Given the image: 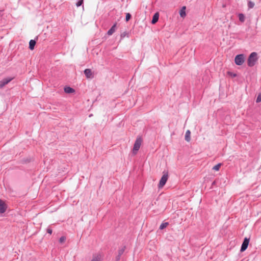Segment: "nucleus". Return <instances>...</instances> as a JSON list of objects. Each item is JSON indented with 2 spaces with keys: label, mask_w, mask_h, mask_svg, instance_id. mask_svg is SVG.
I'll return each mask as SVG.
<instances>
[{
  "label": "nucleus",
  "mask_w": 261,
  "mask_h": 261,
  "mask_svg": "<svg viewBox=\"0 0 261 261\" xmlns=\"http://www.w3.org/2000/svg\"><path fill=\"white\" fill-rule=\"evenodd\" d=\"M257 60V54L255 52L252 53L248 58L247 63L249 67L253 66Z\"/></svg>",
  "instance_id": "obj_1"
},
{
  "label": "nucleus",
  "mask_w": 261,
  "mask_h": 261,
  "mask_svg": "<svg viewBox=\"0 0 261 261\" xmlns=\"http://www.w3.org/2000/svg\"><path fill=\"white\" fill-rule=\"evenodd\" d=\"M168 178V173L167 171H163V175L161 177L158 187L159 188H162L166 183Z\"/></svg>",
  "instance_id": "obj_2"
},
{
  "label": "nucleus",
  "mask_w": 261,
  "mask_h": 261,
  "mask_svg": "<svg viewBox=\"0 0 261 261\" xmlns=\"http://www.w3.org/2000/svg\"><path fill=\"white\" fill-rule=\"evenodd\" d=\"M142 142V140L141 137H138L134 143L133 149V152L134 154H136L137 151L140 149V146L141 145Z\"/></svg>",
  "instance_id": "obj_3"
},
{
  "label": "nucleus",
  "mask_w": 261,
  "mask_h": 261,
  "mask_svg": "<svg viewBox=\"0 0 261 261\" xmlns=\"http://www.w3.org/2000/svg\"><path fill=\"white\" fill-rule=\"evenodd\" d=\"M245 58L243 54L238 55L234 59L235 63L238 65H241L244 62Z\"/></svg>",
  "instance_id": "obj_4"
},
{
  "label": "nucleus",
  "mask_w": 261,
  "mask_h": 261,
  "mask_svg": "<svg viewBox=\"0 0 261 261\" xmlns=\"http://www.w3.org/2000/svg\"><path fill=\"white\" fill-rule=\"evenodd\" d=\"M249 238H245L241 247L240 251L241 252H243L246 250L249 245Z\"/></svg>",
  "instance_id": "obj_5"
},
{
  "label": "nucleus",
  "mask_w": 261,
  "mask_h": 261,
  "mask_svg": "<svg viewBox=\"0 0 261 261\" xmlns=\"http://www.w3.org/2000/svg\"><path fill=\"white\" fill-rule=\"evenodd\" d=\"M13 77H7L3 79L0 81V89H2L5 85L8 84L9 82H10Z\"/></svg>",
  "instance_id": "obj_6"
},
{
  "label": "nucleus",
  "mask_w": 261,
  "mask_h": 261,
  "mask_svg": "<svg viewBox=\"0 0 261 261\" xmlns=\"http://www.w3.org/2000/svg\"><path fill=\"white\" fill-rule=\"evenodd\" d=\"M7 208V206L5 202L2 199H0V214L4 213Z\"/></svg>",
  "instance_id": "obj_7"
},
{
  "label": "nucleus",
  "mask_w": 261,
  "mask_h": 261,
  "mask_svg": "<svg viewBox=\"0 0 261 261\" xmlns=\"http://www.w3.org/2000/svg\"><path fill=\"white\" fill-rule=\"evenodd\" d=\"M159 14L158 12H156L153 16V17H152V19L151 20L152 24H155V23H156L159 20Z\"/></svg>",
  "instance_id": "obj_8"
},
{
  "label": "nucleus",
  "mask_w": 261,
  "mask_h": 261,
  "mask_svg": "<svg viewBox=\"0 0 261 261\" xmlns=\"http://www.w3.org/2000/svg\"><path fill=\"white\" fill-rule=\"evenodd\" d=\"M116 23H115L111 28V29L108 31L107 34L109 36L112 35L116 31Z\"/></svg>",
  "instance_id": "obj_9"
},
{
  "label": "nucleus",
  "mask_w": 261,
  "mask_h": 261,
  "mask_svg": "<svg viewBox=\"0 0 261 261\" xmlns=\"http://www.w3.org/2000/svg\"><path fill=\"white\" fill-rule=\"evenodd\" d=\"M84 73L87 77V78H91L93 77L92 76V71L90 69H86L84 70Z\"/></svg>",
  "instance_id": "obj_10"
},
{
  "label": "nucleus",
  "mask_w": 261,
  "mask_h": 261,
  "mask_svg": "<svg viewBox=\"0 0 261 261\" xmlns=\"http://www.w3.org/2000/svg\"><path fill=\"white\" fill-rule=\"evenodd\" d=\"M64 91L66 93H72L75 92V90L72 88L66 86L64 88Z\"/></svg>",
  "instance_id": "obj_11"
},
{
  "label": "nucleus",
  "mask_w": 261,
  "mask_h": 261,
  "mask_svg": "<svg viewBox=\"0 0 261 261\" xmlns=\"http://www.w3.org/2000/svg\"><path fill=\"white\" fill-rule=\"evenodd\" d=\"M36 41L35 40H31L29 42V48L31 50L34 49L35 45L36 44Z\"/></svg>",
  "instance_id": "obj_12"
},
{
  "label": "nucleus",
  "mask_w": 261,
  "mask_h": 261,
  "mask_svg": "<svg viewBox=\"0 0 261 261\" xmlns=\"http://www.w3.org/2000/svg\"><path fill=\"white\" fill-rule=\"evenodd\" d=\"M191 132L189 130H187L185 134V140L187 142H190L191 140Z\"/></svg>",
  "instance_id": "obj_13"
},
{
  "label": "nucleus",
  "mask_w": 261,
  "mask_h": 261,
  "mask_svg": "<svg viewBox=\"0 0 261 261\" xmlns=\"http://www.w3.org/2000/svg\"><path fill=\"white\" fill-rule=\"evenodd\" d=\"M185 10H186L185 6L182 7V8L180 10L179 14L181 17H185L186 16V13Z\"/></svg>",
  "instance_id": "obj_14"
},
{
  "label": "nucleus",
  "mask_w": 261,
  "mask_h": 261,
  "mask_svg": "<svg viewBox=\"0 0 261 261\" xmlns=\"http://www.w3.org/2000/svg\"><path fill=\"white\" fill-rule=\"evenodd\" d=\"M238 17H239V20L241 22H244L245 21V15L243 13H239L238 14Z\"/></svg>",
  "instance_id": "obj_15"
},
{
  "label": "nucleus",
  "mask_w": 261,
  "mask_h": 261,
  "mask_svg": "<svg viewBox=\"0 0 261 261\" xmlns=\"http://www.w3.org/2000/svg\"><path fill=\"white\" fill-rule=\"evenodd\" d=\"M91 261H101L100 254H97L95 256H94L92 259Z\"/></svg>",
  "instance_id": "obj_16"
},
{
  "label": "nucleus",
  "mask_w": 261,
  "mask_h": 261,
  "mask_svg": "<svg viewBox=\"0 0 261 261\" xmlns=\"http://www.w3.org/2000/svg\"><path fill=\"white\" fill-rule=\"evenodd\" d=\"M125 249H126L125 246H123L122 248H119L118 251V255H119V256H121V255L124 253Z\"/></svg>",
  "instance_id": "obj_17"
},
{
  "label": "nucleus",
  "mask_w": 261,
  "mask_h": 261,
  "mask_svg": "<svg viewBox=\"0 0 261 261\" xmlns=\"http://www.w3.org/2000/svg\"><path fill=\"white\" fill-rule=\"evenodd\" d=\"M169 225V223L168 222H164V223H162L160 226V229H164L165 228H166L168 225Z\"/></svg>",
  "instance_id": "obj_18"
},
{
  "label": "nucleus",
  "mask_w": 261,
  "mask_h": 261,
  "mask_svg": "<svg viewBox=\"0 0 261 261\" xmlns=\"http://www.w3.org/2000/svg\"><path fill=\"white\" fill-rule=\"evenodd\" d=\"M221 166V163L218 164L213 167V170H215V171H218L219 170Z\"/></svg>",
  "instance_id": "obj_19"
},
{
  "label": "nucleus",
  "mask_w": 261,
  "mask_h": 261,
  "mask_svg": "<svg viewBox=\"0 0 261 261\" xmlns=\"http://www.w3.org/2000/svg\"><path fill=\"white\" fill-rule=\"evenodd\" d=\"M254 6V3L250 1L248 2V7L249 9H252Z\"/></svg>",
  "instance_id": "obj_20"
},
{
  "label": "nucleus",
  "mask_w": 261,
  "mask_h": 261,
  "mask_svg": "<svg viewBox=\"0 0 261 261\" xmlns=\"http://www.w3.org/2000/svg\"><path fill=\"white\" fill-rule=\"evenodd\" d=\"M126 36H128V33H127V32L125 31V32L122 33L120 35L121 39H123Z\"/></svg>",
  "instance_id": "obj_21"
},
{
  "label": "nucleus",
  "mask_w": 261,
  "mask_h": 261,
  "mask_svg": "<svg viewBox=\"0 0 261 261\" xmlns=\"http://www.w3.org/2000/svg\"><path fill=\"white\" fill-rule=\"evenodd\" d=\"M132 15L130 13H127L126 14L125 16V20L126 21H128L131 18Z\"/></svg>",
  "instance_id": "obj_22"
},
{
  "label": "nucleus",
  "mask_w": 261,
  "mask_h": 261,
  "mask_svg": "<svg viewBox=\"0 0 261 261\" xmlns=\"http://www.w3.org/2000/svg\"><path fill=\"white\" fill-rule=\"evenodd\" d=\"M66 240V237H64V236H62L61 237L60 239H59V242L61 243H62L63 242H64Z\"/></svg>",
  "instance_id": "obj_23"
},
{
  "label": "nucleus",
  "mask_w": 261,
  "mask_h": 261,
  "mask_svg": "<svg viewBox=\"0 0 261 261\" xmlns=\"http://www.w3.org/2000/svg\"><path fill=\"white\" fill-rule=\"evenodd\" d=\"M261 101V94H259L257 97L256 102L257 103L260 102Z\"/></svg>",
  "instance_id": "obj_24"
},
{
  "label": "nucleus",
  "mask_w": 261,
  "mask_h": 261,
  "mask_svg": "<svg viewBox=\"0 0 261 261\" xmlns=\"http://www.w3.org/2000/svg\"><path fill=\"white\" fill-rule=\"evenodd\" d=\"M83 4V0H80L76 4V5L77 7H80L81 6L82 4Z\"/></svg>",
  "instance_id": "obj_25"
},
{
  "label": "nucleus",
  "mask_w": 261,
  "mask_h": 261,
  "mask_svg": "<svg viewBox=\"0 0 261 261\" xmlns=\"http://www.w3.org/2000/svg\"><path fill=\"white\" fill-rule=\"evenodd\" d=\"M53 230L50 227H48L47 228V232L51 234L52 233Z\"/></svg>",
  "instance_id": "obj_26"
},
{
  "label": "nucleus",
  "mask_w": 261,
  "mask_h": 261,
  "mask_svg": "<svg viewBox=\"0 0 261 261\" xmlns=\"http://www.w3.org/2000/svg\"><path fill=\"white\" fill-rule=\"evenodd\" d=\"M120 257H121V256H119V255H118L115 258V260L119 261L120 259Z\"/></svg>",
  "instance_id": "obj_27"
},
{
  "label": "nucleus",
  "mask_w": 261,
  "mask_h": 261,
  "mask_svg": "<svg viewBox=\"0 0 261 261\" xmlns=\"http://www.w3.org/2000/svg\"><path fill=\"white\" fill-rule=\"evenodd\" d=\"M231 75L233 77H235V76H236V75H236V74H235V73H231Z\"/></svg>",
  "instance_id": "obj_28"
}]
</instances>
